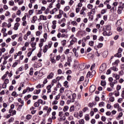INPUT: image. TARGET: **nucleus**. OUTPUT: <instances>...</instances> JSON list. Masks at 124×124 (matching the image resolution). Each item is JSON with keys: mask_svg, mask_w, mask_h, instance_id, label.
<instances>
[{"mask_svg": "<svg viewBox=\"0 0 124 124\" xmlns=\"http://www.w3.org/2000/svg\"><path fill=\"white\" fill-rule=\"evenodd\" d=\"M40 92H41V90H40V89L35 90L34 91V93L35 94H39V93H40Z\"/></svg>", "mask_w": 124, "mask_h": 124, "instance_id": "nucleus-21", "label": "nucleus"}, {"mask_svg": "<svg viewBox=\"0 0 124 124\" xmlns=\"http://www.w3.org/2000/svg\"><path fill=\"white\" fill-rule=\"evenodd\" d=\"M27 90L29 91V92H32L33 91H34V88H30L29 87H28L27 88Z\"/></svg>", "mask_w": 124, "mask_h": 124, "instance_id": "nucleus-33", "label": "nucleus"}, {"mask_svg": "<svg viewBox=\"0 0 124 124\" xmlns=\"http://www.w3.org/2000/svg\"><path fill=\"white\" fill-rule=\"evenodd\" d=\"M75 109H74V106H71L70 108V109L69 111L70 112H73V111H74Z\"/></svg>", "mask_w": 124, "mask_h": 124, "instance_id": "nucleus-39", "label": "nucleus"}, {"mask_svg": "<svg viewBox=\"0 0 124 124\" xmlns=\"http://www.w3.org/2000/svg\"><path fill=\"white\" fill-rule=\"evenodd\" d=\"M71 25H73V26H75L76 27H77L78 26V23L76 22V21H73L71 23Z\"/></svg>", "mask_w": 124, "mask_h": 124, "instance_id": "nucleus-26", "label": "nucleus"}, {"mask_svg": "<svg viewBox=\"0 0 124 124\" xmlns=\"http://www.w3.org/2000/svg\"><path fill=\"white\" fill-rule=\"evenodd\" d=\"M9 83V79H6L4 80V83H5L6 85H7Z\"/></svg>", "mask_w": 124, "mask_h": 124, "instance_id": "nucleus-59", "label": "nucleus"}, {"mask_svg": "<svg viewBox=\"0 0 124 124\" xmlns=\"http://www.w3.org/2000/svg\"><path fill=\"white\" fill-rule=\"evenodd\" d=\"M107 66L106 63H103L101 65L99 69V73H105V70Z\"/></svg>", "mask_w": 124, "mask_h": 124, "instance_id": "nucleus-3", "label": "nucleus"}, {"mask_svg": "<svg viewBox=\"0 0 124 124\" xmlns=\"http://www.w3.org/2000/svg\"><path fill=\"white\" fill-rule=\"evenodd\" d=\"M110 69H111V70H113V71H118V68L115 67V66H113V67H111Z\"/></svg>", "mask_w": 124, "mask_h": 124, "instance_id": "nucleus-32", "label": "nucleus"}, {"mask_svg": "<svg viewBox=\"0 0 124 124\" xmlns=\"http://www.w3.org/2000/svg\"><path fill=\"white\" fill-rule=\"evenodd\" d=\"M66 96L69 98V100L67 101V104H70L73 103L75 101V99L76 98V94L74 93L72 94V92L70 90L67 91Z\"/></svg>", "mask_w": 124, "mask_h": 124, "instance_id": "nucleus-1", "label": "nucleus"}, {"mask_svg": "<svg viewBox=\"0 0 124 124\" xmlns=\"http://www.w3.org/2000/svg\"><path fill=\"white\" fill-rule=\"evenodd\" d=\"M0 50L1 52V53H4L5 51H6V49H5V48L4 47H2L1 48H0Z\"/></svg>", "mask_w": 124, "mask_h": 124, "instance_id": "nucleus-56", "label": "nucleus"}, {"mask_svg": "<svg viewBox=\"0 0 124 124\" xmlns=\"http://www.w3.org/2000/svg\"><path fill=\"white\" fill-rule=\"evenodd\" d=\"M116 25H117V26H121V25H122V20H118L116 23Z\"/></svg>", "mask_w": 124, "mask_h": 124, "instance_id": "nucleus-44", "label": "nucleus"}, {"mask_svg": "<svg viewBox=\"0 0 124 124\" xmlns=\"http://www.w3.org/2000/svg\"><path fill=\"white\" fill-rule=\"evenodd\" d=\"M90 93H93L95 91V86L94 85H92L89 88Z\"/></svg>", "mask_w": 124, "mask_h": 124, "instance_id": "nucleus-7", "label": "nucleus"}, {"mask_svg": "<svg viewBox=\"0 0 124 124\" xmlns=\"http://www.w3.org/2000/svg\"><path fill=\"white\" fill-rule=\"evenodd\" d=\"M72 32H75L76 31V28L75 27H73L71 29Z\"/></svg>", "mask_w": 124, "mask_h": 124, "instance_id": "nucleus-63", "label": "nucleus"}, {"mask_svg": "<svg viewBox=\"0 0 124 124\" xmlns=\"http://www.w3.org/2000/svg\"><path fill=\"white\" fill-rule=\"evenodd\" d=\"M94 44V42L93 41H90L89 42V45L91 46V47H93Z\"/></svg>", "mask_w": 124, "mask_h": 124, "instance_id": "nucleus-27", "label": "nucleus"}, {"mask_svg": "<svg viewBox=\"0 0 124 124\" xmlns=\"http://www.w3.org/2000/svg\"><path fill=\"white\" fill-rule=\"evenodd\" d=\"M59 117H62V116H63V112L60 111L59 112Z\"/></svg>", "mask_w": 124, "mask_h": 124, "instance_id": "nucleus-57", "label": "nucleus"}, {"mask_svg": "<svg viewBox=\"0 0 124 124\" xmlns=\"http://www.w3.org/2000/svg\"><path fill=\"white\" fill-rule=\"evenodd\" d=\"M51 27L53 30H56V28H57V21L56 20L52 21V25Z\"/></svg>", "mask_w": 124, "mask_h": 124, "instance_id": "nucleus-8", "label": "nucleus"}, {"mask_svg": "<svg viewBox=\"0 0 124 124\" xmlns=\"http://www.w3.org/2000/svg\"><path fill=\"white\" fill-rule=\"evenodd\" d=\"M99 107H104V102H101L99 104Z\"/></svg>", "mask_w": 124, "mask_h": 124, "instance_id": "nucleus-48", "label": "nucleus"}, {"mask_svg": "<svg viewBox=\"0 0 124 124\" xmlns=\"http://www.w3.org/2000/svg\"><path fill=\"white\" fill-rule=\"evenodd\" d=\"M58 101L57 100H54L52 102V105L54 106V105H57V104H58Z\"/></svg>", "mask_w": 124, "mask_h": 124, "instance_id": "nucleus-51", "label": "nucleus"}, {"mask_svg": "<svg viewBox=\"0 0 124 124\" xmlns=\"http://www.w3.org/2000/svg\"><path fill=\"white\" fill-rule=\"evenodd\" d=\"M70 9V7H69V6H67L65 7L64 9V11H68V10H69Z\"/></svg>", "mask_w": 124, "mask_h": 124, "instance_id": "nucleus-43", "label": "nucleus"}, {"mask_svg": "<svg viewBox=\"0 0 124 124\" xmlns=\"http://www.w3.org/2000/svg\"><path fill=\"white\" fill-rule=\"evenodd\" d=\"M62 46H65L66 44V40H63L62 41Z\"/></svg>", "mask_w": 124, "mask_h": 124, "instance_id": "nucleus-45", "label": "nucleus"}, {"mask_svg": "<svg viewBox=\"0 0 124 124\" xmlns=\"http://www.w3.org/2000/svg\"><path fill=\"white\" fill-rule=\"evenodd\" d=\"M113 77H115L116 80H119L120 79V76L119 75L114 74Z\"/></svg>", "mask_w": 124, "mask_h": 124, "instance_id": "nucleus-34", "label": "nucleus"}, {"mask_svg": "<svg viewBox=\"0 0 124 124\" xmlns=\"http://www.w3.org/2000/svg\"><path fill=\"white\" fill-rule=\"evenodd\" d=\"M19 26H20V23H15L14 27V30H15V31H17V30H18V28H19Z\"/></svg>", "mask_w": 124, "mask_h": 124, "instance_id": "nucleus-12", "label": "nucleus"}, {"mask_svg": "<svg viewBox=\"0 0 124 124\" xmlns=\"http://www.w3.org/2000/svg\"><path fill=\"white\" fill-rule=\"evenodd\" d=\"M44 87V84H39L36 86V89H41Z\"/></svg>", "mask_w": 124, "mask_h": 124, "instance_id": "nucleus-19", "label": "nucleus"}, {"mask_svg": "<svg viewBox=\"0 0 124 124\" xmlns=\"http://www.w3.org/2000/svg\"><path fill=\"white\" fill-rule=\"evenodd\" d=\"M31 46L32 48H33L32 49V52H33V51L36 49V47H35V46H36V43L35 42H32L31 43Z\"/></svg>", "mask_w": 124, "mask_h": 124, "instance_id": "nucleus-9", "label": "nucleus"}, {"mask_svg": "<svg viewBox=\"0 0 124 124\" xmlns=\"http://www.w3.org/2000/svg\"><path fill=\"white\" fill-rule=\"evenodd\" d=\"M85 120L86 121H90V116L88 115V114H86L85 115Z\"/></svg>", "mask_w": 124, "mask_h": 124, "instance_id": "nucleus-36", "label": "nucleus"}, {"mask_svg": "<svg viewBox=\"0 0 124 124\" xmlns=\"http://www.w3.org/2000/svg\"><path fill=\"white\" fill-rule=\"evenodd\" d=\"M63 50V47L62 46H61L58 49V51H59V53H62Z\"/></svg>", "mask_w": 124, "mask_h": 124, "instance_id": "nucleus-40", "label": "nucleus"}, {"mask_svg": "<svg viewBox=\"0 0 124 124\" xmlns=\"http://www.w3.org/2000/svg\"><path fill=\"white\" fill-rule=\"evenodd\" d=\"M87 7L89 9H93V6L91 4H89L87 5Z\"/></svg>", "mask_w": 124, "mask_h": 124, "instance_id": "nucleus-41", "label": "nucleus"}, {"mask_svg": "<svg viewBox=\"0 0 124 124\" xmlns=\"http://www.w3.org/2000/svg\"><path fill=\"white\" fill-rule=\"evenodd\" d=\"M102 46H103V44L102 43H99L97 46V48H102Z\"/></svg>", "mask_w": 124, "mask_h": 124, "instance_id": "nucleus-55", "label": "nucleus"}, {"mask_svg": "<svg viewBox=\"0 0 124 124\" xmlns=\"http://www.w3.org/2000/svg\"><path fill=\"white\" fill-rule=\"evenodd\" d=\"M101 85V86H103V87H105V86H106V82L105 81L102 80Z\"/></svg>", "mask_w": 124, "mask_h": 124, "instance_id": "nucleus-38", "label": "nucleus"}, {"mask_svg": "<svg viewBox=\"0 0 124 124\" xmlns=\"http://www.w3.org/2000/svg\"><path fill=\"white\" fill-rule=\"evenodd\" d=\"M109 101H111V102H114L115 101V98L114 97L112 96L109 98Z\"/></svg>", "mask_w": 124, "mask_h": 124, "instance_id": "nucleus-52", "label": "nucleus"}, {"mask_svg": "<svg viewBox=\"0 0 124 124\" xmlns=\"http://www.w3.org/2000/svg\"><path fill=\"white\" fill-rule=\"evenodd\" d=\"M18 102H20L21 104H24V101H22V99L19 98L18 100Z\"/></svg>", "mask_w": 124, "mask_h": 124, "instance_id": "nucleus-62", "label": "nucleus"}, {"mask_svg": "<svg viewBox=\"0 0 124 124\" xmlns=\"http://www.w3.org/2000/svg\"><path fill=\"white\" fill-rule=\"evenodd\" d=\"M69 55H70V56L68 57V62H72V58H71V55H73V53L72 52H70Z\"/></svg>", "mask_w": 124, "mask_h": 124, "instance_id": "nucleus-25", "label": "nucleus"}, {"mask_svg": "<svg viewBox=\"0 0 124 124\" xmlns=\"http://www.w3.org/2000/svg\"><path fill=\"white\" fill-rule=\"evenodd\" d=\"M15 5V3H14V1H13V0L9 1V5H10V6H14Z\"/></svg>", "mask_w": 124, "mask_h": 124, "instance_id": "nucleus-17", "label": "nucleus"}, {"mask_svg": "<svg viewBox=\"0 0 124 124\" xmlns=\"http://www.w3.org/2000/svg\"><path fill=\"white\" fill-rule=\"evenodd\" d=\"M124 9H123V7L122 6H119L118 9L117 10V13L118 14H122V11H123Z\"/></svg>", "mask_w": 124, "mask_h": 124, "instance_id": "nucleus-13", "label": "nucleus"}, {"mask_svg": "<svg viewBox=\"0 0 124 124\" xmlns=\"http://www.w3.org/2000/svg\"><path fill=\"white\" fill-rule=\"evenodd\" d=\"M18 10V7L16 6H14L12 9V10H13V11H16V10Z\"/></svg>", "mask_w": 124, "mask_h": 124, "instance_id": "nucleus-46", "label": "nucleus"}, {"mask_svg": "<svg viewBox=\"0 0 124 124\" xmlns=\"http://www.w3.org/2000/svg\"><path fill=\"white\" fill-rule=\"evenodd\" d=\"M12 96H14V97H17L18 96V94H17V93L16 92L14 91L12 93Z\"/></svg>", "mask_w": 124, "mask_h": 124, "instance_id": "nucleus-29", "label": "nucleus"}, {"mask_svg": "<svg viewBox=\"0 0 124 124\" xmlns=\"http://www.w3.org/2000/svg\"><path fill=\"white\" fill-rule=\"evenodd\" d=\"M93 74H92L91 73V72H88V73H87V78H88V77H89V78H93Z\"/></svg>", "mask_w": 124, "mask_h": 124, "instance_id": "nucleus-28", "label": "nucleus"}, {"mask_svg": "<svg viewBox=\"0 0 124 124\" xmlns=\"http://www.w3.org/2000/svg\"><path fill=\"white\" fill-rule=\"evenodd\" d=\"M66 120V117H65V116H63L62 117L60 118V121L62 122V121H65Z\"/></svg>", "mask_w": 124, "mask_h": 124, "instance_id": "nucleus-30", "label": "nucleus"}, {"mask_svg": "<svg viewBox=\"0 0 124 124\" xmlns=\"http://www.w3.org/2000/svg\"><path fill=\"white\" fill-rule=\"evenodd\" d=\"M68 109H69V107L68 106H65L63 108V112H66L68 111Z\"/></svg>", "mask_w": 124, "mask_h": 124, "instance_id": "nucleus-23", "label": "nucleus"}, {"mask_svg": "<svg viewBox=\"0 0 124 124\" xmlns=\"http://www.w3.org/2000/svg\"><path fill=\"white\" fill-rule=\"evenodd\" d=\"M48 48H49V47H48V46L46 45L44 46V49H43L44 53H46V52H47V51H48Z\"/></svg>", "mask_w": 124, "mask_h": 124, "instance_id": "nucleus-20", "label": "nucleus"}, {"mask_svg": "<svg viewBox=\"0 0 124 124\" xmlns=\"http://www.w3.org/2000/svg\"><path fill=\"white\" fill-rule=\"evenodd\" d=\"M79 123L80 124H84L85 120H84V119H80L79 120Z\"/></svg>", "mask_w": 124, "mask_h": 124, "instance_id": "nucleus-50", "label": "nucleus"}, {"mask_svg": "<svg viewBox=\"0 0 124 124\" xmlns=\"http://www.w3.org/2000/svg\"><path fill=\"white\" fill-rule=\"evenodd\" d=\"M54 77V73L51 72L47 75L46 78L47 79H52Z\"/></svg>", "mask_w": 124, "mask_h": 124, "instance_id": "nucleus-10", "label": "nucleus"}, {"mask_svg": "<svg viewBox=\"0 0 124 124\" xmlns=\"http://www.w3.org/2000/svg\"><path fill=\"white\" fill-rule=\"evenodd\" d=\"M31 115L29 114L26 116V120H31Z\"/></svg>", "mask_w": 124, "mask_h": 124, "instance_id": "nucleus-53", "label": "nucleus"}, {"mask_svg": "<svg viewBox=\"0 0 124 124\" xmlns=\"http://www.w3.org/2000/svg\"><path fill=\"white\" fill-rule=\"evenodd\" d=\"M79 68L80 70H84V69L86 68V67L85 66V65H84V64H82L79 65Z\"/></svg>", "mask_w": 124, "mask_h": 124, "instance_id": "nucleus-24", "label": "nucleus"}, {"mask_svg": "<svg viewBox=\"0 0 124 124\" xmlns=\"http://www.w3.org/2000/svg\"><path fill=\"white\" fill-rule=\"evenodd\" d=\"M55 83H57V80L54 79L52 80V83H51V85L52 86H54V84H55Z\"/></svg>", "mask_w": 124, "mask_h": 124, "instance_id": "nucleus-60", "label": "nucleus"}, {"mask_svg": "<svg viewBox=\"0 0 124 124\" xmlns=\"http://www.w3.org/2000/svg\"><path fill=\"white\" fill-rule=\"evenodd\" d=\"M50 61L52 62V63H55L56 62V60L55 59H54V58H50Z\"/></svg>", "mask_w": 124, "mask_h": 124, "instance_id": "nucleus-58", "label": "nucleus"}, {"mask_svg": "<svg viewBox=\"0 0 124 124\" xmlns=\"http://www.w3.org/2000/svg\"><path fill=\"white\" fill-rule=\"evenodd\" d=\"M53 87L52 85H48L46 87V90H47V93H51V88Z\"/></svg>", "mask_w": 124, "mask_h": 124, "instance_id": "nucleus-15", "label": "nucleus"}, {"mask_svg": "<svg viewBox=\"0 0 124 124\" xmlns=\"http://www.w3.org/2000/svg\"><path fill=\"white\" fill-rule=\"evenodd\" d=\"M9 113V114H11L12 116H13L14 115H16V111L15 110L10 109Z\"/></svg>", "mask_w": 124, "mask_h": 124, "instance_id": "nucleus-6", "label": "nucleus"}, {"mask_svg": "<svg viewBox=\"0 0 124 124\" xmlns=\"http://www.w3.org/2000/svg\"><path fill=\"white\" fill-rule=\"evenodd\" d=\"M46 111H47L46 115L47 116H49V115H50V113L51 112V111H52V108H48Z\"/></svg>", "mask_w": 124, "mask_h": 124, "instance_id": "nucleus-22", "label": "nucleus"}, {"mask_svg": "<svg viewBox=\"0 0 124 124\" xmlns=\"http://www.w3.org/2000/svg\"><path fill=\"white\" fill-rule=\"evenodd\" d=\"M120 62L119 60H116L113 63L112 65L115 66V65H118V64Z\"/></svg>", "mask_w": 124, "mask_h": 124, "instance_id": "nucleus-31", "label": "nucleus"}, {"mask_svg": "<svg viewBox=\"0 0 124 124\" xmlns=\"http://www.w3.org/2000/svg\"><path fill=\"white\" fill-rule=\"evenodd\" d=\"M122 117H123V112H120V113L119 114L118 116L116 118V119H117V120H119V118H122Z\"/></svg>", "mask_w": 124, "mask_h": 124, "instance_id": "nucleus-49", "label": "nucleus"}, {"mask_svg": "<svg viewBox=\"0 0 124 124\" xmlns=\"http://www.w3.org/2000/svg\"><path fill=\"white\" fill-rule=\"evenodd\" d=\"M52 45H53V43L52 42V41L48 42V45H47L48 47L51 48V47H52Z\"/></svg>", "mask_w": 124, "mask_h": 124, "instance_id": "nucleus-35", "label": "nucleus"}, {"mask_svg": "<svg viewBox=\"0 0 124 124\" xmlns=\"http://www.w3.org/2000/svg\"><path fill=\"white\" fill-rule=\"evenodd\" d=\"M94 105H96V103L95 102H93V103H90L88 104V107H90V108H93Z\"/></svg>", "mask_w": 124, "mask_h": 124, "instance_id": "nucleus-16", "label": "nucleus"}, {"mask_svg": "<svg viewBox=\"0 0 124 124\" xmlns=\"http://www.w3.org/2000/svg\"><path fill=\"white\" fill-rule=\"evenodd\" d=\"M114 95L115 96H119L120 95V92L119 91H115L114 92Z\"/></svg>", "mask_w": 124, "mask_h": 124, "instance_id": "nucleus-42", "label": "nucleus"}, {"mask_svg": "<svg viewBox=\"0 0 124 124\" xmlns=\"http://www.w3.org/2000/svg\"><path fill=\"white\" fill-rule=\"evenodd\" d=\"M36 21H37V16H33L32 19L31 21V23H32V24H34Z\"/></svg>", "mask_w": 124, "mask_h": 124, "instance_id": "nucleus-14", "label": "nucleus"}, {"mask_svg": "<svg viewBox=\"0 0 124 124\" xmlns=\"http://www.w3.org/2000/svg\"><path fill=\"white\" fill-rule=\"evenodd\" d=\"M101 120L103 122H105L106 121V117H105V116H102L101 117Z\"/></svg>", "mask_w": 124, "mask_h": 124, "instance_id": "nucleus-61", "label": "nucleus"}, {"mask_svg": "<svg viewBox=\"0 0 124 124\" xmlns=\"http://www.w3.org/2000/svg\"><path fill=\"white\" fill-rule=\"evenodd\" d=\"M52 120H56V119H57V118L56 117V111H53L52 113Z\"/></svg>", "mask_w": 124, "mask_h": 124, "instance_id": "nucleus-18", "label": "nucleus"}, {"mask_svg": "<svg viewBox=\"0 0 124 124\" xmlns=\"http://www.w3.org/2000/svg\"><path fill=\"white\" fill-rule=\"evenodd\" d=\"M106 31H104L103 32V35L104 36H109V35H112V32L110 31H111V26L106 25L105 26Z\"/></svg>", "mask_w": 124, "mask_h": 124, "instance_id": "nucleus-2", "label": "nucleus"}, {"mask_svg": "<svg viewBox=\"0 0 124 124\" xmlns=\"http://www.w3.org/2000/svg\"><path fill=\"white\" fill-rule=\"evenodd\" d=\"M122 52H123V48H119L118 53L116 54V57H118V58H121L122 57Z\"/></svg>", "mask_w": 124, "mask_h": 124, "instance_id": "nucleus-4", "label": "nucleus"}, {"mask_svg": "<svg viewBox=\"0 0 124 124\" xmlns=\"http://www.w3.org/2000/svg\"><path fill=\"white\" fill-rule=\"evenodd\" d=\"M39 103H38V102H36L34 104V107H39Z\"/></svg>", "mask_w": 124, "mask_h": 124, "instance_id": "nucleus-47", "label": "nucleus"}, {"mask_svg": "<svg viewBox=\"0 0 124 124\" xmlns=\"http://www.w3.org/2000/svg\"><path fill=\"white\" fill-rule=\"evenodd\" d=\"M37 102H38L39 105H40V104H41L42 105H45V104H46V101H43L41 99H38L37 100Z\"/></svg>", "mask_w": 124, "mask_h": 124, "instance_id": "nucleus-5", "label": "nucleus"}, {"mask_svg": "<svg viewBox=\"0 0 124 124\" xmlns=\"http://www.w3.org/2000/svg\"><path fill=\"white\" fill-rule=\"evenodd\" d=\"M30 75H33V68H31L30 69V72L29 73Z\"/></svg>", "mask_w": 124, "mask_h": 124, "instance_id": "nucleus-37", "label": "nucleus"}, {"mask_svg": "<svg viewBox=\"0 0 124 124\" xmlns=\"http://www.w3.org/2000/svg\"><path fill=\"white\" fill-rule=\"evenodd\" d=\"M95 119H92L91 120V124H95Z\"/></svg>", "mask_w": 124, "mask_h": 124, "instance_id": "nucleus-64", "label": "nucleus"}, {"mask_svg": "<svg viewBox=\"0 0 124 124\" xmlns=\"http://www.w3.org/2000/svg\"><path fill=\"white\" fill-rule=\"evenodd\" d=\"M49 11L50 9L49 8H47L45 12V14H48Z\"/></svg>", "mask_w": 124, "mask_h": 124, "instance_id": "nucleus-54", "label": "nucleus"}, {"mask_svg": "<svg viewBox=\"0 0 124 124\" xmlns=\"http://www.w3.org/2000/svg\"><path fill=\"white\" fill-rule=\"evenodd\" d=\"M40 20H43V21H46L47 20V16H45L43 15L40 16Z\"/></svg>", "mask_w": 124, "mask_h": 124, "instance_id": "nucleus-11", "label": "nucleus"}]
</instances>
